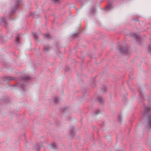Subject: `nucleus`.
Returning a JSON list of instances; mask_svg holds the SVG:
<instances>
[{
	"label": "nucleus",
	"instance_id": "nucleus-7",
	"mask_svg": "<svg viewBox=\"0 0 151 151\" xmlns=\"http://www.w3.org/2000/svg\"><path fill=\"white\" fill-rule=\"evenodd\" d=\"M131 36L132 37L136 39H138L139 37L135 33H133L132 34Z\"/></svg>",
	"mask_w": 151,
	"mask_h": 151
},
{
	"label": "nucleus",
	"instance_id": "nucleus-8",
	"mask_svg": "<svg viewBox=\"0 0 151 151\" xmlns=\"http://www.w3.org/2000/svg\"><path fill=\"white\" fill-rule=\"evenodd\" d=\"M112 7V5L111 4L109 3L108 5L107 6L106 9L107 10H110L111 9Z\"/></svg>",
	"mask_w": 151,
	"mask_h": 151
},
{
	"label": "nucleus",
	"instance_id": "nucleus-12",
	"mask_svg": "<svg viewBox=\"0 0 151 151\" xmlns=\"http://www.w3.org/2000/svg\"><path fill=\"white\" fill-rule=\"evenodd\" d=\"M43 36L44 37L49 39L50 38V36L49 34H45L43 35Z\"/></svg>",
	"mask_w": 151,
	"mask_h": 151
},
{
	"label": "nucleus",
	"instance_id": "nucleus-1",
	"mask_svg": "<svg viewBox=\"0 0 151 151\" xmlns=\"http://www.w3.org/2000/svg\"><path fill=\"white\" fill-rule=\"evenodd\" d=\"M20 1V0H16V5L12 9V12L11 13L12 14L14 13L15 12L17 8L18 5Z\"/></svg>",
	"mask_w": 151,
	"mask_h": 151
},
{
	"label": "nucleus",
	"instance_id": "nucleus-14",
	"mask_svg": "<svg viewBox=\"0 0 151 151\" xmlns=\"http://www.w3.org/2000/svg\"><path fill=\"white\" fill-rule=\"evenodd\" d=\"M49 47L46 46H44L43 48V50L45 51H47L49 50Z\"/></svg>",
	"mask_w": 151,
	"mask_h": 151
},
{
	"label": "nucleus",
	"instance_id": "nucleus-23",
	"mask_svg": "<svg viewBox=\"0 0 151 151\" xmlns=\"http://www.w3.org/2000/svg\"><path fill=\"white\" fill-rule=\"evenodd\" d=\"M139 94L140 95H141V93L140 92L139 93Z\"/></svg>",
	"mask_w": 151,
	"mask_h": 151
},
{
	"label": "nucleus",
	"instance_id": "nucleus-17",
	"mask_svg": "<svg viewBox=\"0 0 151 151\" xmlns=\"http://www.w3.org/2000/svg\"><path fill=\"white\" fill-rule=\"evenodd\" d=\"M51 146L52 147H55L56 146V145L55 143H53L51 144Z\"/></svg>",
	"mask_w": 151,
	"mask_h": 151
},
{
	"label": "nucleus",
	"instance_id": "nucleus-6",
	"mask_svg": "<svg viewBox=\"0 0 151 151\" xmlns=\"http://www.w3.org/2000/svg\"><path fill=\"white\" fill-rule=\"evenodd\" d=\"M97 100L100 104L103 103L104 101V100L102 98L100 97H99L98 98Z\"/></svg>",
	"mask_w": 151,
	"mask_h": 151
},
{
	"label": "nucleus",
	"instance_id": "nucleus-13",
	"mask_svg": "<svg viewBox=\"0 0 151 151\" xmlns=\"http://www.w3.org/2000/svg\"><path fill=\"white\" fill-rule=\"evenodd\" d=\"M70 135L72 136L74 135V131L73 130V128H72V130H70Z\"/></svg>",
	"mask_w": 151,
	"mask_h": 151
},
{
	"label": "nucleus",
	"instance_id": "nucleus-4",
	"mask_svg": "<svg viewBox=\"0 0 151 151\" xmlns=\"http://www.w3.org/2000/svg\"><path fill=\"white\" fill-rule=\"evenodd\" d=\"M148 124L150 126L151 128V114L150 115L148 118Z\"/></svg>",
	"mask_w": 151,
	"mask_h": 151
},
{
	"label": "nucleus",
	"instance_id": "nucleus-16",
	"mask_svg": "<svg viewBox=\"0 0 151 151\" xmlns=\"http://www.w3.org/2000/svg\"><path fill=\"white\" fill-rule=\"evenodd\" d=\"M59 99L58 97H55L54 99V102L55 103H57L59 101Z\"/></svg>",
	"mask_w": 151,
	"mask_h": 151
},
{
	"label": "nucleus",
	"instance_id": "nucleus-5",
	"mask_svg": "<svg viewBox=\"0 0 151 151\" xmlns=\"http://www.w3.org/2000/svg\"><path fill=\"white\" fill-rule=\"evenodd\" d=\"M5 80L7 81L13 80L14 79V78L11 76H6L5 77Z\"/></svg>",
	"mask_w": 151,
	"mask_h": 151
},
{
	"label": "nucleus",
	"instance_id": "nucleus-9",
	"mask_svg": "<svg viewBox=\"0 0 151 151\" xmlns=\"http://www.w3.org/2000/svg\"><path fill=\"white\" fill-rule=\"evenodd\" d=\"M25 85L24 84H21L20 83H18L17 84V86H19L20 88H23V86H25Z\"/></svg>",
	"mask_w": 151,
	"mask_h": 151
},
{
	"label": "nucleus",
	"instance_id": "nucleus-21",
	"mask_svg": "<svg viewBox=\"0 0 151 151\" xmlns=\"http://www.w3.org/2000/svg\"><path fill=\"white\" fill-rule=\"evenodd\" d=\"M1 22H3L4 23H5V18H2V20H1Z\"/></svg>",
	"mask_w": 151,
	"mask_h": 151
},
{
	"label": "nucleus",
	"instance_id": "nucleus-22",
	"mask_svg": "<svg viewBox=\"0 0 151 151\" xmlns=\"http://www.w3.org/2000/svg\"><path fill=\"white\" fill-rule=\"evenodd\" d=\"M118 151H122V150H118Z\"/></svg>",
	"mask_w": 151,
	"mask_h": 151
},
{
	"label": "nucleus",
	"instance_id": "nucleus-11",
	"mask_svg": "<svg viewBox=\"0 0 151 151\" xmlns=\"http://www.w3.org/2000/svg\"><path fill=\"white\" fill-rule=\"evenodd\" d=\"M33 34L34 38H35V40L36 41L37 40H38V37L37 34L35 33H34Z\"/></svg>",
	"mask_w": 151,
	"mask_h": 151
},
{
	"label": "nucleus",
	"instance_id": "nucleus-2",
	"mask_svg": "<svg viewBox=\"0 0 151 151\" xmlns=\"http://www.w3.org/2000/svg\"><path fill=\"white\" fill-rule=\"evenodd\" d=\"M120 50L121 52L124 53L126 54L128 52V49L127 47H122L120 49Z\"/></svg>",
	"mask_w": 151,
	"mask_h": 151
},
{
	"label": "nucleus",
	"instance_id": "nucleus-10",
	"mask_svg": "<svg viewBox=\"0 0 151 151\" xmlns=\"http://www.w3.org/2000/svg\"><path fill=\"white\" fill-rule=\"evenodd\" d=\"M101 89L102 90L103 92H105L106 90V86L105 85H103L102 86V87L101 88Z\"/></svg>",
	"mask_w": 151,
	"mask_h": 151
},
{
	"label": "nucleus",
	"instance_id": "nucleus-18",
	"mask_svg": "<svg viewBox=\"0 0 151 151\" xmlns=\"http://www.w3.org/2000/svg\"><path fill=\"white\" fill-rule=\"evenodd\" d=\"M16 43L17 44H19V38L18 37H17L16 41Z\"/></svg>",
	"mask_w": 151,
	"mask_h": 151
},
{
	"label": "nucleus",
	"instance_id": "nucleus-3",
	"mask_svg": "<svg viewBox=\"0 0 151 151\" xmlns=\"http://www.w3.org/2000/svg\"><path fill=\"white\" fill-rule=\"evenodd\" d=\"M144 115H145V113H148L150 110V109L149 107L144 106Z\"/></svg>",
	"mask_w": 151,
	"mask_h": 151
},
{
	"label": "nucleus",
	"instance_id": "nucleus-15",
	"mask_svg": "<svg viewBox=\"0 0 151 151\" xmlns=\"http://www.w3.org/2000/svg\"><path fill=\"white\" fill-rule=\"evenodd\" d=\"M30 79V78L28 76L24 77L22 78V79L25 80H29Z\"/></svg>",
	"mask_w": 151,
	"mask_h": 151
},
{
	"label": "nucleus",
	"instance_id": "nucleus-20",
	"mask_svg": "<svg viewBox=\"0 0 151 151\" xmlns=\"http://www.w3.org/2000/svg\"><path fill=\"white\" fill-rule=\"evenodd\" d=\"M52 1L55 3L58 2L59 1V0H52Z\"/></svg>",
	"mask_w": 151,
	"mask_h": 151
},
{
	"label": "nucleus",
	"instance_id": "nucleus-19",
	"mask_svg": "<svg viewBox=\"0 0 151 151\" xmlns=\"http://www.w3.org/2000/svg\"><path fill=\"white\" fill-rule=\"evenodd\" d=\"M100 111L99 110H98L97 111H96V114H99L100 113Z\"/></svg>",
	"mask_w": 151,
	"mask_h": 151
}]
</instances>
